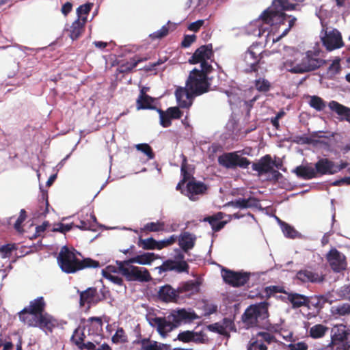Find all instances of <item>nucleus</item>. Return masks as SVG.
Returning a JSON list of instances; mask_svg holds the SVG:
<instances>
[{
    "mask_svg": "<svg viewBox=\"0 0 350 350\" xmlns=\"http://www.w3.org/2000/svg\"><path fill=\"white\" fill-rule=\"evenodd\" d=\"M198 318L195 312H187L185 309L173 311L166 317H154L150 324L157 327L159 334L165 337L174 328L178 327L183 322H190Z\"/></svg>",
    "mask_w": 350,
    "mask_h": 350,
    "instance_id": "1",
    "label": "nucleus"
},
{
    "mask_svg": "<svg viewBox=\"0 0 350 350\" xmlns=\"http://www.w3.org/2000/svg\"><path fill=\"white\" fill-rule=\"evenodd\" d=\"M75 250H70L67 246L62 247L58 256L57 262L62 271L66 273H74L86 268L100 267V262L90 258L83 260L77 258Z\"/></svg>",
    "mask_w": 350,
    "mask_h": 350,
    "instance_id": "2",
    "label": "nucleus"
},
{
    "mask_svg": "<svg viewBox=\"0 0 350 350\" xmlns=\"http://www.w3.org/2000/svg\"><path fill=\"white\" fill-rule=\"evenodd\" d=\"M269 304L262 301L250 305L242 315V321L247 327H263L268 321Z\"/></svg>",
    "mask_w": 350,
    "mask_h": 350,
    "instance_id": "3",
    "label": "nucleus"
},
{
    "mask_svg": "<svg viewBox=\"0 0 350 350\" xmlns=\"http://www.w3.org/2000/svg\"><path fill=\"white\" fill-rule=\"evenodd\" d=\"M325 64V61L319 57V53L308 51L301 58L300 62L297 59H287L284 66L291 73H304L313 71Z\"/></svg>",
    "mask_w": 350,
    "mask_h": 350,
    "instance_id": "4",
    "label": "nucleus"
},
{
    "mask_svg": "<svg viewBox=\"0 0 350 350\" xmlns=\"http://www.w3.org/2000/svg\"><path fill=\"white\" fill-rule=\"evenodd\" d=\"M130 258L126 260H117L118 273L125 277L128 281L149 282L152 280L148 270L144 267L133 265L135 262H129Z\"/></svg>",
    "mask_w": 350,
    "mask_h": 350,
    "instance_id": "5",
    "label": "nucleus"
},
{
    "mask_svg": "<svg viewBox=\"0 0 350 350\" xmlns=\"http://www.w3.org/2000/svg\"><path fill=\"white\" fill-rule=\"evenodd\" d=\"M186 86L194 96H200L209 92L211 90V83L208 77H205L202 72H198V69L192 70L186 81Z\"/></svg>",
    "mask_w": 350,
    "mask_h": 350,
    "instance_id": "6",
    "label": "nucleus"
},
{
    "mask_svg": "<svg viewBox=\"0 0 350 350\" xmlns=\"http://www.w3.org/2000/svg\"><path fill=\"white\" fill-rule=\"evenodd\" d=\"M240 152L241 151L224 152L218 157L217 162L226 169H246L251 164V161L247 158L241 157Z\"/></svg>",
    "mask_w": 350,
    "mask_h": 350,
    "instance_id": "7",
    "label": "nucleus"
},
{
    "mask_svg": "<svg viewBox=\"0 0 350 350\" xmlns=\"http://www.w3.org/2000/svg\"><path fill=\"white\" fill-rule=\"evenodd\" d=\"M46 304L43 297H38L31 301L27 307H25L18 313L19 320L26 324L28 321L31 320L29 315L32 317H38L45 312Z\"/></svg>",
    "mask_w": 350,
    "mask_h": 350,
    "instance_id": "8",
    "label": "nucleus"
},
{
    "mask_svg": "<svg viewBox=\"0 0 350 350\" xmlns=\"http://www.w3.org/2000/svg\"><path fill=\"white\" fill-rule=\"evenodd\" d=\"M262 49L258 44H252L245 53L243 61L247 66L246 72H258L260 60L262 58Z\"/></svg>",
    "mask_w": 350,
    "mask_h": 350,
    "instance_id": "9",
    "label": "nucleus"
},
{
    "mask_svg": "<svg viewBox=\"0 0 350 350\" xmlns=\"http://www.w3.org/2000/svg\"><path fill=\"white\" fill-rule=\"evenodd\" d=\"M348 163L345 161H341L339 165H337L329 159L321 158L315 163L314 170L317 177H319L323 175L335 174L345 169Z\"/></svg>",
    "mask_w": 350,
    "mask_h": 350,
    "instance_id": "10",
    "label": "nucleus"
},
{
    "mask_svg": "<svg viewBox=\"0 0 350 350\" xmlns=\"http://www.w3.org/2000/svg\"><path fill=\"white\" fill-rule=\"evenodd\" d=\"M260 18L265 23L272 26V29H273L274 26L280 27L281 25H285L287 18H290V16L281 10L269 8L262 13Z\"/></svg>",
    "mask_w": 350,
    "mask_h": 350,
    "instance_id": "11",
    "label": "nucleus"
},
{
    "mask_svg": "<svg viewBox=\"0 0 350 350\" xmlns=\"http://www.w3.org/2000/svg\"><path fill=\"white\" fill-rule=\"evenodd\" d=\"M208 186L204 183L193 178L186 185V188L181 193L187 196L189 200L196 201L200 196H203L207 193Z\"/></svg>",
    "mask_w": 350,
    "mask_h": 350,
    "instance_id": "12",
    "label": "nucleus"
},
{
    "mask_svg": "<svg viewBox=\"0 0 350 350\" xmlns=\"http://www.w3.org/2000/svg\"><path fill=\"white\" fill-rule=\"evenodd\" d=\"M221 275L224 281L233 287L244 286L250 277V273L236 272L226 268L222 269Z\"/></svg>",
    "mask_w": 350,
    "mask_h": 350,
    "instance_id": "13",
    "label": "nucleus"
},
{
    "mask_svg": "<svg viewBox=\"0 0 350 350\" xmlns=\"http://www.w3.org/2000/svg\"><path fill=\"white\" fill-rule=\"evenodd\" d=\"M29 327H40L52 332L57 325V321L51 314L44 312L38 317H31V320L26 323Z\"/></svg>",
    "mask_w": 350,
    "mask_h": 350,
    "instance_id": "14",
    "label": "nucleus"
},
{
    "mask_svg": "<svg viewBox=\"0 0 350 350\" xmlns=\"http://www.w3.org/2000/svg\"><path fill=\"white\" fill-rule=\"evenodd\" d=\"M326 258L333 271L340 273L347 269V262L345 256L336 249L330 250Z\"/></svg>",
    "mask_w": 350,
    "mask_h": 350,
    "instance_id": "15",
    "label": "nucleus"
},
{
    "mask_svg": "<svg viewBox=\"0 0 350 350\" xmlns=\"http://www.w3.org/2000/svg\"><path fill=\"white\" fill-rule=\"evenodd\" d=\"M350 344V329L343 324L335 325L331 329V342L329 345Z\"/></svg>",
    "mask_w": 350,
    "mask_h": 350,
    "instance_id": "16",
    "label": "nucleus"
},
{
    "mask_svg": "<svg viewBox=\"0 0 350 350\" xmlns=\"http://www.w3.org/2000/svg\"><path fill=\"white\" fill-rule=\"evenodd\" d=\"M159 270V273L163 272L174 271L177 273L185 272L189 273V266L185 260H174L168 259L163 262V264L156 267Z\"/></svg>",
    "mask_w": 350,
    "mask_h": 350,
    "instance_id": "17",
    "label": "nucleus"
},
{
    "mask_svg": "<svg viewBox=\"0 0 350 350\" xmlns=\"http://www.w3.org/2000/svg\"><path fill=\"white\" fill-rule=\"evenodd\" d=\"M321 40L328 51H333L343 46L341 33L337 29H333L328 33L326 31Z\"/></svg>",
    "mask_w": 350,
    "mask_h": 350,
    "instance_id": "18",
    "label": "nucleus"
},
{
    "mask_svg": "<svg viewBox=\"0 0 350 350\" xmlns=\"http://www.w3.org/2000/svg\"><path fill=\"white\" fill-rule=\"evenodd\" d=\"M214 55L212 44L202 45L198 48L189 59L191 64H196L211 59Z\"/></svg>",
    "mask_w": 350,
    "mask_h": 350,
    "instance_id": "19",
    "label": "nucleus"
},
{
    "mask_svg": "<svg viewBox=\"0 0 350 350\" xmlns=\"http://www.w3.org/2000/svg\"><path fill=\"white\" fill-rule=\"evenodd\" d=\"M100 302L98 292L95 287H89L83 291L80 292L79 304L84 306L85 304L90 308L92 305H96Z\"/></svg>",
    "mask_w": 350,
    "mask_h": 350,
    "instance_id": "20",
    "label": "nucleus"
},
{
    "mask_svg": "<svg viewBox=\"0 0 350 350\" xmlns=\"http://www.w3.org/2000/svg\"><path fill=\"white\" fill-rule=\"evenodd\" d=\"M177 103L181 108H189L192 105L193 98L196 96L191 94L188 88L178 87L175 91Z\"/></svg>",
    "mask_w": 350,
    "mask_h": 350,
    "instance_id": "21",
    "label": "nucleus"
},
{
    "mask_svg": "<svg viewBox=\"0 0 350 350\" xmlns=\"http://www.w3.org/2000/svg\"><path fill=\"white\" fill-rule=\"evenodd\" d=\"M296 278L303 283H321L325 280L323 274L308 269H301L297 271Z\"/></svg>",
    "mask_w": 350,
    "mask_h": 350,
    "instance_id": "22",
    "label": "nucleus"
},
{
    "mask_svg": "<svg viewBox=\"0 0 350 350\" xmlns=\"http://www.w3.org/2000/svg\"><path fill=\"white\" fill-rule=\"evenodd\" d=\"M272 158L270 154L262 157L257 162L252 163V168L258 175L268 174L271 170Z\"/></svg>",
    "mask_w": 350,
    "mask_h": 350,
    "instance_id": "23",
    "label": "nucleus"
},
{
    "mask_svg": "<svg viewBox=\"0 0 350 350\" xmlns=\"http://www.w3.org/2000/svg\"><path fill=\"white\" fill-rule=\"evenodd\" d=\"M158 296L165 302H176L179 297V294L178 289L175 290L170 285L166 284L160 288Z\"/></svg>",
    "mask_w": 350,
    "mask_h": 350,
    "instance_id": "24",
    "label": "nucleus"
},
{
    "mask_svg": "<svg viewBox=\"0 0 350 350\" xmlns=\"http://www.w3.org/2000/svg\"><path fill=\"white\" fill-rule=\"evenodd\" d=\"M224 215L225 214L224 213L217 212L211 216L205 217L203 221L208 222L211 225L213 232H219L224 228L227 224L226 221H222Z\"/></svg>",
    "mask_w": 350,
    "mask_h": 350,
    "instance_id": "25",
    "label": "nucleus"
},
{
    "mask_svg": "<svg viewBox=\"0 0 350 350\" xmlns=\"http://www.w3.org/2000/svg\"><path fill=\"white\" fill-rule=\"evenodd\" d=\"M293 172L295 173L298 178L304 180H310L317 178L314 168L308 165H299L293 170Z\"/></svg>",
    "mask_w": 350,
    "mask_h": 350,
    "instance_id": "26",
    "label": "nucleus"
},
{
    "mask_svg": "<svg viewBox=\"0 0 350 350\" xmlns=\"http://www.w3.org/2000/svg\"><path fill=\"white\" fill-rule=\"evenodd\" d=\"M304 0H273L270 8L284 12L295 10L296 6Z\"/></svg>",
    "mask_w": 350,
    "mask_h": 350,
    "instance_id": "27",
    "label": "nucleus"
},
{
    "mask_svg": "<svg viewBox=\"0 0 350 350\" xmlns=\"http://www.w3.org/2000/svg\"><path fill=\"white\" fill-rule=\"evenodd\" d=\"M286 299L294 309L301 307L306 308L307 296L298 293L288 292Z\"/></svg>",
    "mask_w": 350,
    "mask_h": 350,
    "instance_id": "28",
    "label": "nucleus"
},
{
    "mask_svg": "<svg viewBox=\"0 0 350 350\" xmlns=\"http://www.w3.org/2000/svg\"><path fill=\"white\" fill-rule=\"evenodd\" d=\"M152 102L153 98L146 94L144 88H142L136 101L137 109L138 110L155 109L156 107L152 105Z\"/></svg>",
    "mask_w": 350,
    "mask_h": 350,
    "instance_id": "29",
    "label": "nucleus"
},
{
    "mask_svg": "<svg viewBox=\"0 0 350 350\" xmlns=\"http://www.w3.org/2000/svg\"><path fill=\"white\" fill-rule=\"evenodd\" d=\"M196 237L189 232H183L180 234L178 239V245L181 249L187 252L192 249L195 245Z\"/></svg>",
    "mask_w": 350,
    "mask_h": 350,
    "instance_id": "30",
    "label": "nucleus"
},
{
    "mask_svg": "<svg viewBox=\"0 0 350 350\" xmlns=\"http://www.w3.org/2000/svg\"><path fill=\"white\" fill-rule=\"evenodd\" d=\"M86 22V17L75 21L70 28V37L72 40L78 39L84 31V25Z\"/></svg>",
    "mask_w": 350,
    "mask_h": 350,
    "instance_id": "31",
    "label": "nucleus"
},
{
    "mask_svg": "<svg viewBox=\"0 0 350 350\" xmlns=\"http://www.w3.org/2000/svg\"><path fill=\"white\" fill-rule=\"evenodd\" d=\"M259 201L254 197H250L247 199L239 198L232 200L228 203L229 205L239 208H247L252 207H257Z\"/></svg>",
    "mask_w": 350,
    "mask_h": 350,
    "instance_id": "32",
    "label": "nucleus"
},
{
    "mask_svg": "<svg viewBox=\"0 0 350 350\" xmlns=\"http://www.w3.org/2000/svg\"><path fill=\"white\" fill-rule=\"evenodd\" d=\"M85 338L84 328L79 326L75 329L70 340L78 348L82 350L86 349V342H84Z\"/></svg>",
    "mask_w": 350,
    "mask_h": 350,
    "instance_id": "33",
    "label": "nucleus"
},
{
    "mask_svg": "<svg viewBox=\"0 0 350 350\" xmlns=\"http://www.w3.org/2000/svg\"><path fill=\"white\" fill-rule=\"evenodd\" d=\"M159 258V256L154 253L146 252L131 258L129 262H135L139 265H150L154 260Z\"/></svg>",
    "mask_w": 350,
    "mask_h": 350,
    "instance_id": "34",
    "label": "nucleus"
},
{
    "mask_svg": "<svg viewBox=\"0 0 350 350\" xmlns=\"http://www.w3.org/2000/svg\"><path fill=\"white\" fill-rule=\"evenodd\" d=\"M178 294L187 293L189 295L199 292V283L196 281L190 280L186 282L178 287Z\"/></svg>",
    "mask_w": 350,
    "mask_h": 350,
    "instance_id": "35",
    "label": "nucleus"
},
{
    "mask_svg": "<svg viewBox=\"0 0 350 350\" xmlns=\"http://www.w3.org/2000/svg\"><path fill=\"white\" fill-rule=\"evenodd\" d=\"M329 107L331 110L335 111L338 115L342 116L347 121L350 122V109L332 100L329 103Z\"/></svg>",
    "mask_w": 350,
    "mask_h": 350,
    "instance_id": "36",
    "label": "nucleus"
},
{
    "mask_svg": "<svg viewBox=\"0 0 350 350\" xmlns=\"http://www.w3.org/2000/svg\"><path fill=\"white\" fill-rule=\"evenodd\" d=\"M326 303V299L323 296H307L306 308L308 309H315L320 310Z\"/></svg>",
    "mask_w": 350,
    "mask_h": 350,
    "instance_id": "37",
    "label": "nucleus"
},
{
    "mask_svg": "<svg viewBox=\"0 0 350 350\" xmlns=\"http://www.w3.org/2000/svg\"><path fill=\"white\" fill-rule=\"evenodd\" d=\"M328 330V327L323 324H316L309 329L308 333L311 338L318 339L323 338Z\"/></svg>",
    "mask_w": 350,
    "mask_h": 350,
    "instance_id": "38",
    "label": "nucleus"
},
{
    "mask_svg": "<svg viewBox=\"0 0 350 350\" xmlns=\"http://www.w3.org/2000/svg\"><path fill=\"white\" fill-rule=\"evenodd\" d=\"M134 343L140 345L141 350H161V345H159L156 341L150 340V338L137 340Z\"/></svg>",
    "mask_w": 350,
    "mask_h": 350,
    "instance_id": "39",
    "label": "nucleus"
},
{
    "mask_svg": "<svg viewBox=\"0 0 350 350\" xmlns=\"http://www.w3.org/2000/svg\"><path fill=\"white\" fill-rule=\"evenodd\" d=\"M146 58H138L137 59H133L131 62H126L120 64L117 70L120 73H129L131 72L139 63L146 61Z\"/></svg>",
    "mask_w": 350,
    "mask_h": 350,
    "instance_id": "40",
    "label": "nucleus"
},
{
    "mask_svg": "<svg viewBox=\"0 0 350 350\" xmlns=\"http://www.w3.org/2000/svg\"><path fill=\"white\" fill-rule=\"evenodd\" d=\"M137 245L145 250H157L158 247L157 241L152 237L144 239L140 237L137 242Z\"/></svg>",
    "mask_w": 350,
    "mask_h": 350,
    "instance_id": "41",
    "label": "nucleus"
},
{
    "mask_svg": "<svg viewBox=\"0 0 350 350\" xmlns=\"http://www.w3.org/2000/svg\"><path fill=\"white\" fill-rule=\"evenodd\" d=\"M181 157L183 159L181 167H180V173L182 176L183 183H188L189 180H191L194 178L188 171V165H187V159L185 155L183 154H181Z\"/></svg>",
    "mask_w": 350,
    "mask_h": 350,
    "instance_id": "42",
    "label": "nucleus"
},
{
    "mask_svg": "<svg viewBox=\"0 0 350 350\" xmlns=\"http://www.w3.org/2000/svg\"><path fill=\"white\" fill-rule=\"evenodd\" d=\"M142 230L146 232H161L165 230V223L157 221L156 222H148L144 225Z\"/></svg>",
    "mask_w": 350,
    "mask_h": 350,
    "instance_id": "43",
    "label": "nucleus"
},
{
    "mask_svg": "<svg viewBox=\"0 0 350 350\" xmlns=\"http://www.w3.org/2000/svg\"><path fill=\"white\" fill-rule=\"evenodd\" d=\"M310 99L309 101L310 106L316 109L318 111H321L325 109L326 107V103L323 98L318 96H310Z\"/></svg>",
    "mask_w": 350,
    "mask_h": 350,
    "instance_id": "44",
    "label": "nucleus"
},
{
    "mask_svg": "<svg viewBox=\"0 0 350 350\" xmlns=\"http://www.w3.org/2000/svg\"><path fill=\"white\" fill-rule=\"evenodd\" d=\"M256 336L264 344L265 342L267 344H271L272 342H278L275 335L267 332H260L256 335Z\"/></svg>",
    "mask_w": 350,
    "mask_h": 350,
    "instance_id": "45",
    "label": "nucleus"
},
{
    "mask_svg": "<svg viewBox=\"0 0 350 350\" xmlns=\"http://www.w3.org/2000/svg\"><path fill=\"white\" fill-rule=\"evenodd\" d=\"M255 88L258 92H267L270 90V82L264 78H259L255 80Z\"/></svg>",
    "mask_w": 350,
    "mask_h": 350,
    "instance_id": "46",
    "label": "nucleus"
},
{
    "mask_svg": "<svg viewBox=\"0 0 350 350\" xmlns=\"http://www.w3.org/2000/svg\"><path fill=\"white\" fill-rule=\"evenodd\" d=\"M206 328L208 331L218 333L223 336H228V332L227 330L226 326L221 325L219 323H215L213 324L208 325Z\"/></svg>",
    "mask_w": 350,
    "mask_h": 350,
    "instance_id": "47",
    "label": "nucleus"
},
{
    "mask_svg": "<svg viewBox=\"0 0 350 350\" xmlns=\"http://www.w3.org/2000/svg\"><path fill=\"white\" fill-rule=\"evenodd\" d=\"M334 314L345 316L350 314V304L345 303L332 308Z\"/></svg>",
    "mask_w": 350,
    "mask_h": 350,
    "instance_id": "48",
    "label": "nucleus"
},
{
    "mask_svg": "<svg viewBox=\"0 0 350 350\" xmlns=\"http://www.w3.org/2000/svg\"><path fill=\"white\" fill-rule=\"evenodd\" d=\"M111 340L115 344L125 343L127 342V336L122 327H118L111 338Z\"/></svg>",
    "mask_w": 350,
    "mask_h": 350,
    "instance_id": "49",
    "label": "nucleus"
},
{
    "mask_svg": "<svg viewBox=\"0 0 350 350\" xmlns=\"http://www.w3.org/2000/svg\"><path fill=\"white\" fill-rule=\"evenodd\" d=\"M247 350H267V347L255 336L251 339Z\"/></svg>",
    "mask_w": 350,
    "mask_h": 350,
    "instance_id": "50",
    "label": "nucleus"
},
{
    "mask_svg": "<svg viewBox=\"0 0 350 350\" xmlns=\"http://www.w3.org/2000/svg\"><path fill=\"white\" fill-rule=\"evenodd\" d=\"M281 228L286 237L294 239L297 237L296 230L286 222H281Z\"/></svg>",
    "mask_w": 350,
    "mask_h": 350,
    "instance_id": "51",
    "label": "nucleus"
},
{
    "mask_svg": "<svg viewBox=\"0 0 350 350\" xmlns=\"http://www.w3.org/2000/svg\"><path fill=\"white\" fill-rule=\"evenodd\" d=\"M16 250V244H6L0 246V254L3 258H9L12 256L14 250Z\"/></svg>",
    "mask_w": 350,
    "mask_h": 350,
    "instance_id": "52",
    "label": "nucleus"
},
{
    "mask_svg": "<svg viewBox=\"0 0 350 350\" xmlns=\"http://www.w3.org/2000/svg\"><path fill=\"white\" fill-rule=\"evenodd\" d=\"M137 150H139L144 153L149 159H152L154 157V153L152 151V148L148 144H139L135 146Z\"/></svg>",
    "mask_w": 350,
    "mask_h": 350,
    "instance_id": "53",
    "label": "nucleus"
},
{
    "mask_svg": "<svg viewBox=\"0 0 350 350\" xmlns=\"http://www.w3.org/2000/svg\"><path fill=\"white\" fill-rule=\"evenodd\" d=\"M265 291L267 297H270L276 293H284L286 295H287V293H288V292L285 290L284 286H275V285H271V286H267L265 288Z\"/></svg>",
    "mask_w": 350,
    "mask_h": 350,
    "instance_id": "54",
    "label": "nucleus"
},
{
    "mask_svg": "<svg viewBox=\"0 0 350 350\" xmlns=\"http://www.w3.org/2000/svg\"><path fill=\"white\" fill-rule=\"evenodd\" d=\"M194 331H183L180 332L177 336V340L185 343L193 342Z\"/></svg>",
    "mask_w": 350,
    "mask_h": 350,
    "instance_id": "55",
    "label": "nucleus"
},
{
    "mask_svg": "<svg viewBox=\"0 0 350 350\" xmlns=\"http://www.w3.org/2000/svg\"><path fill=\"white\" fill-rule=\"evenodd\" d=\"M290 18H287L288 20V26L286 27L282 32V33L276 37L275 38H273V42H278L282 38L284 37L288 34L291 29L295 25V22L297 21V18L295 17H292L291 16H289Z\"/></svg>",
    "mask_w": 350,
    "mask_h": 350,
    "instance_id": "56",
    "label": "nucleus"
},
{
    "mask_svg": "<svg viewBox=\"0 0 350 350\" xmlns=\"http://www.w3.org/2000/svg\"><path fill=\"white\" fill-rule=\"evenodd\" d=\"M157 111L159 113L161 125L164 128L169 127L170 126H171L172 119L170 117L169 114L167 113V111L164 112L161 109H158Z\"/></svg>",
    "mask_w": 350,
    "mask_h": 350,
    "instance_id": "57",
    "label": "nucleus"
},
{
    "mask_svg": "<svg viewBox=\"0 0 350 350\" xmlns=\"http://www.w3.org/2000/svg\"><path fill=\"white\" fill-rule=\"evenodd\" d=\"M177 238L178 237L176 235L173 234L166 239H163V240L159 241H157V243H158L157 250H160L165 247H167L168 246L173 245L174 243H175L176 242Z\"/></svg>",
    "mask_w": 350,
    "mask_h": 350,
    "instance_id": "58",
    "label": "nucleus"
},
{
    "mask_svg": "<svg viewBox=\"0 0 350 350\" xmlns=\"http://www.w3.org/2000/svg\"><path fill=\"white\" fill-rule=\"evenodd\" d=\"M208 341L206 334L203 332H194L193 342L196 344H206Z\"/></svg>",
    "mask_w": 350,
    "mask_h": 350,
    "instance_id": "59",
    "label": "nucleus"
},
{
    "mask_svg": "<svg viewBox=\"0 0 350 350\" xmlns=\"http://www.w3.org/2000/svg\"><path fill=\"white\" fill-rule=\"evenodd\" d=\"M292 142L297 144H310L313 139L306 135H296L293 137Z\"/></svg>",
    "mask_w": 350,
    "mask_h": 350,
    "instance_id": "60",
    "label": "nucleus"
},
{
    "mask_svg": "<svg viewBox=\"0 0 350 350\" xmlns=\"http://www.w3.org/2000/svg\"><path fill=\"white\" fill-rule=\"evenodd\" d=\"M169 33V28L165 25L163 26L159 30L150 35L152 40L161 39L165 37Z\"/></svg>",
    "mask_w": 350,
    "mask_h": 350,
    "instance_id": "61",
    "label": "nucleus"
},
{
    "mask_svg": "<svg viewBox=\"0 0 350 350\" xmlns=\"http://www.w3.org/2000/svg\"><path fill=\"white\" fill-rule=\"evenodd\" d=\"M87 350H112L111 347L106 342L101 344L98 347H96V344L92 342H86Z\"/></svg>",
    "mask_w": 350,
    "mask_h": 350,
    "instance_id": "62",
    "label": "nucleus"
},
{
    "mask_svg": "<svg viewBox=\"0 0 350 350\" xmlns=\"http://www.w3.org/2000/svg\"><path fill=\"white\" fill-rule=\"evenodd\" d=\"M171 119H180L183 112L178 107H171L166 110Z\"/></svg>",
    "mask_w": 350,
    "mask_h": 350,
    "instance_id": "63",
    "label": "nucleus"
},
{
    "mask_svg": "<svg viewBox=\"0 0 350 350\" xmlns=\"http://www.w3.org/2000/svg\"><path fill=\"white\" fill-rule=\"evenodd\" d=\"M289 350H308V346L305 342L291 343L288 345Z\"/></svg>",
    "mask_w": 350,
    "mask_h": 350,
    "instance_id": "64",
    "label": "nucleus"
}]
</instances>
